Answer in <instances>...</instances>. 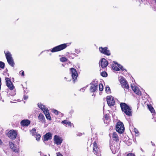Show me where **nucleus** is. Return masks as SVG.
<instances>
[{
    "instance_id": "1",
    "label": "nucleus",
    "mask_w": 156,
    "mask_h": 156,
    "mask_svg": "<svg viewBox=\"0 0 156 156\" xmlns=\"http://www.w3.org/2000/svg\"><path fill=\"white\" fill-rule=\"evenodd\" d=\"M67 44L66 43L61 44L54 47L51 49L45 50L44 51H50L52 53L59 51L65 49L68 46Z\"/></svg>"
},
{
    "instance_id": "2",
    "label": "nucleus",
    "mask_w": 156,
    "mask_h": 156,
    "mask_svg": "<svg viewBox=\"0 0 156 156\" xmlns=\"http://www.w3.org/2000/svg\"><path fill=\"white\" fill-rule=\"evenodd\" d=\"M120 107L122 111L128 115H131V110L130 107L124 103H121Z\"/></svg>"
},
{
    "instance_id": "3",
    "label": "nucleus",
    "mask_w": 156,
    "mask_h": 156,
    "mask_svg": "<svg viewBox=\"0 0 156 156\" xmlns=\"http://www.w3.org/2000/svg\"><path fill=\"white\" fill-rule=\"evenodd\" d=\"M4 53L8 64L11 66L13 67L15 63L11 53L8 51H5Z\"/></svg>"
},
{
    "instance_id": "4",
    "label": "nucleus",
    "mask_w": 156,
    "mask_h": 156,
    "mask_svg": "<svg viewBox=\"0 0 156 156\" xmlns=\"http://www.w3.org/2000/svg\"><path fill=\"white\" fill-rule=\"evenodd\" d=\"M70 70L73 80L74 83H75L77 81V78L78 76L77 72L76 70L74 68H70Z\"/></svg>"
},
{
    "instance_id": "5",
    "label": "nucleus",
    "mask_w": 156,
    "mask_h": 156,
    "mask_svg": "<svg viewBox=\"0 0 156 156\" xmlns=\"http://www.w3.org/2000/svg\"><path fill=\"white\" fill-rule=\"evenodd\" d=\"M116 129L119 133H122L124 130V127L123 123L120 122H118L116 126Z\"/></svg>"
},
{
    "instance_id": "6",
    "label": "nucleus",
    "mask_w": 156,
    "mask_h": 156,
    "mask_svg": "<svg viewBox=\"0 0 156 156\" xmlns=\"http://www.w3.org/2000/svg\"><path fill=\"white\" fill-rule=\"evenodd\" d=\"M99 51L101 53L105 55L109 56L111 55L110 51L107 47H100Z\"/></svg>"
},
{
    "instance_id": "7",
    "label": "nucleus",
    "mask_w": 156,
    "mask_h": 156,
    "mask_svg": "<svg viewBox=\"0 0 156 156\" xmlns=\"http://www.w3.org/2000/svg\"><path fill=\"white\" fill-rule=\"evenodd\" d=\"M107 101L108 104L110 106H113L115 103L114 98L111 96H108L107 97Z\"/></svg>"
},
{
    "instance_id": "8",
    "label": "nucleus",
    "mask_w": 156,
    "mask_h": 156,
    "mask_svg": "<svg viewBox=\"0 0 156 156\" xmlns=\"http://www.w3.org/2000/svg\"><path fill=\"white\" fill-rule=\"evenodd\" d=\"M120 82L122 87L126 89H128L129 86L127 84L126 80L123 77H121L120 79Z\"/></svg>"
},
{
    "instance_id": "9",
    "label": "nucleus",
    "mask_w": 156,
    "mask_h": 156,
    "mask_svg": "<svg viewBox=\"0 0 156 156\" xmlns=\"http://www.w3.org/2000/svg\"><path fill=\"white\" fill-rule=\"evenodd\" d=\"M16 132L15 130H10L8 133V136L11 139H15L16 137Z\"/></svg>"
},
{
    "instance_id": "10",
    "label": "nucleus",
    "mask_w": 156,
    "mask_h": 156,
    "mask_svg": "<svg viewBox=\"0 0 156 156\" xmlns=\"http://www.w3.org/2000/svg\"><path fill=\"white\" fill-rule=\"evenodd\" d=\"M93 146V149L94 154L98 156H99V155H101L100 152L99 150L97 144L95 141L94 142Z\"/></svg>"
},
{
    "instance_id": "11",
    "label": "nucleus",
    "mask_w": 156,
    "mask_h": 156,
    "mask_svg": "<svg viewBox=\"0 0 156 156\" xmlns=\"http://www.w3.org/2000/svg\"><path fill=\"white\" fill-rule=\"evenodd\" d=\"M54 140L55 144L57 145H60L62 143L63 140L60 136L57 135H55L54 136Z\"/></svg>"
},
{
    "instance_id": "12",
    "label": "nucleus",
    "mask_w": 156,
    "mask_h": 156,
    "mask_svg": "<svg viewBox=\"0 0 156 156\" xmlns=\"http://www.w3.org/2000/svg\"><path fill=\"white\" fill-rule=\"evenodd\" d=\"M5 80L7 87L10 90H13L14 88V86L10 79L9 78H5Z\"/></svg>"
},
{
    "instance_id": "13",
    "label": "nucleus",
    "mask_w": 156,
    "mask_h": 156,
    "mask_svg": "<svg viewBox=\"0 0 156 156\" xmlns=\"http://www.w3.org/2000/svg\"><path fill=\"white\" fill-rule=\"evenodd\" d=\"M90 90L91 92H94L97 89L98 84L95 81L92 82L90 84Z\"/></svg>"
},
{
    "instance_id": "14",
    "label": "nucleus",
    "mask_w": 156,
    "mask_h": 156,
    "mask_svg": "<svg viewBox=\"0 0 156 156\" xmlns=\"http://www.w3.org/2000/svg\"><path fill=\"white\" fill-rule=\"evenodd\" d=\"M37 106L39 108L43 111L44 113L48 110L46 106L43 104L41 103H38Z\"/></svg>"
},
{
    "instance_id": "15",
    "label": "nucleus",
    "mask_w": 156,
    "mask_h": 156,
    "mask_svg": "<svg viewBox=\"0 0 156 156\" xmlns=\"http://www.w3.org/2000/svg\"><path fill=\"white\" fill-rule=\"evenodd\" d=\"M100 63L101 66L103 68L106 67L108 64V61L105 58H102L100 61Z\"/></svg>"
},
{
    "instance_id": "16",
    "label": "nucleus",
    "mask_w": 156,
    "mask_h": 156,
    "mask_svg": "<svg viewBox=\"0 0 156 156\" xmlns=\"http://www.w3.org/2000/svg\"><path fill=\"white\" fill-rule=\"evenodd\" d=\"M30 123V121L29 120L23 119L20 122L21 125L23 126H28Z\"/></svg>"
},
{
    "instance_id": "17",
    "label": "nucleus",
    "mask_w": 156,
    "mask_h": 156,
    "mask_svg": "<svg viewBox=\"0 0 156 156\" xmlns=\"http://www.w3.org/2000/svg\"><path fill=\"white\" fill-rule=\"evenodd\" d=\"M110 148L112 152L114 154L117 152L119 150V147L117 145L115 146L114 144L111 145L110 146Z\"/></svg>"
},
{
    "instance_id": "18",
    "label": "nucleus",
    "mask_w": 156,
    "mask_h": 156,
    "mask_svg": "<svg viewBox=\"0 0 156 156\" xmlns=\"http://www.w3.org/2000/svg\"><path fill=\"white\" fill-rule=\"evenodd\" d=\"M9 145L11 149L15 152H18V148L15 146L14 145L12 142H9Z\"/></svg>"
},
{
    "instance_id": "19",
    "label": "nucleus",
    "mask_w": 156,
    "mask_h": 156,
    "mask_svg": "<svg viewBox=\"0 0 156 156\" xmlns=\"http://www.w3.org/2000/svg\"><path fill=\"white\" fill-rule=\"evenodd\" d=\"M51 138V134L50 133H48L44 136V140L47 141Z\"/></svg>"
},
{
    "instance_id": "20",
    "label": "nucleus",
    "mask_w": 156,
    "mask_h": 156,
    "mask_svg": "<svg viewBox=\"0 0 156 156\" xmlns=\"http://www.w3.org/2000/svg\"><path fill=\"white\" fill-rule=\"evenodd\" d=\"M61 123L63 124H65V126L66 127L69 126L70 127H72L73 124L69 121L67 120H64L62 121Z\"/></svg>"
},
{
    "instance_id": "21",
    "label": "nucleus",
    "mask_w": 156,
    "mask_h": 156,
    "mask_svg": "<svg viewBox=\"0 0 156 156\" xmlns=\"http://www.w3.org/2000/svg\"><path fill=\"white\" fill-rule=\"evenodd\" d=\"M38 119L42 122H44L45 120V119L44 115L41 113L39 114L38 116Z\"/></svg>"
},
{
    "instance_id": "22",
    "label": "nucleus",
    "mask_w": 156,
    "mask_h": 156,
    "mask_svg": "<svg viewBox=\"0 0 156 156\" xmlns=\"http://www.w3.org/2000/svg\"><path fill=\"white\" fill-rule=\"evenodd\" d=\"M44 113L47 119H48L49 120H51V118L49 114V110H48L46 112H44Z\"/></svg>"
},
{
    "instance_id": "23",
    "label": "nucleus",
    "mask_w": 156,
    "mask_h": 156,
    "mask_svg": "<svg viewBox=\"0 0 156 156\" xmlns=\"http://www.w3.org/2000/svg\"><path fill=\"white\" fill-rule=\"evenodd\" d=\"M112 138L113 140L117 141L118 140V136L117 133L115 132L113 133L112 134Z\"/></svg>"
},
{
    "instance_id": "24",
    "label": "nucleus",
    "mask_w": 156,
    "mask_h": 156,
    "mask_svg": "<svg viewBox=\"0 0 156 156\" xmlns=\"http://www.w3.org/2000/svg\"><path fill=\"white\" fill-rule=\"evenodd\" d=\"M148 108L151 112L152 113H154L155 112V111L151 105H147Z\"/></svg>"
},
{
    "instance_id": "25",
    "label": "nucleus",
    "mask_w": 156,
    "mask_h": 156,
    "mask_svg": "<svg viewBox=\"0 0 156 156\" xmlns=\"http://www.w3.org/2000/svg\"><path fill=\"white\" fill-rule=\"evenodd\" d=\"M115 64H117V66L119 68V69H120L122 70L123 71L125 70V69L121 65L118 64L116 62H114Z\"/></svg>"
},
{
    "instance_id": "26",
    "label": "nucleus",
    "mask_w": 156,
    "mask_h": 156,
    "mask_svg": "<svg viewBox=\"0 0 156 156\" xmlns=\"http://www.w3.org/2000/svg\"><path fill=\"white\" fill-rule=\"evenodd\" d=\"M134 92L138 95H140L141 94V93L138 88H137L136 90Z\"/></svg>"
},
{
    "instance_id": "27",
    "label": "nucleus",
    "mask_w": 156,
    "mask_h": 156,
    "mask_svg": "<svg viewBox=\"0 0 156 156\" xmlns=\"http://www.w3.org/2000/svg\"><path fill=\"white\" fill-rule=\"evenodd\" d=\"M36 133V129L33 128V129L30 131V133L33 135H34Z\"/></svg>"
},
{
    "instance_id": "28",
    "label": "nucleus",
    "mask_w": 156,
    "mask_h": 156,
    "mask_svg": "<svg viewBox=\"0 0 156 156\" xmlns=\"http://www.w3.org/2000/svg\"><path fill=\"white\" fill-rule=\"evenodd\" d=\"M67 59L65 57H62L60 58V61L62 62H65L67 61Z\"/></svg>"
},
{
    "instance_id": "29",
    "label": "nucleus",
    "mask_w": 156,
    "mask_h": 156,
    "mask_svg": "<svg viewBox=\"0 0 156 156\" xmlns=\"http://www.w3.org/2000/svg\"><path fill=\"white\" fill-rule=\"evenodd\" d=\"M103 89V86L102 84L100 83L99 85V90L100 91H102Z\"/></svg>"
},
{
    "instance_id": "30",
    "label": "nucleus",
    "mask_w": 156,
    "mask_h": 156,
    "mask_svg": "<svg viewBox=\"0 0 156 156\" xmlns=\"http://www.w3.org/2000/svg\"><path fill=\"white\" fill-rule=\"evenodd\" d=\"M112 69L115 70V71H119V68L118 67V66H113L112 67Z\"/></svg>"
},
{
    "instance_id": "31",
    "label": "nucleus",
    "mask_w": 156,
    "mask_h": 156,
    "mask_svg": "<svg viewBox=\"0 0 156 156\" xmlns=\"http://www.w3.org/2000/svg\"><path fill=\"white\" fill-rule=\"evenodd\" d=\"M105 91L107 93H110V88L108 86H106Z\"/></svg>"
},
{
    "instance_id": "32",
    "label": "nucleus",
    "mask_w": 156,
    "mask_h": 156,
    "mask_svg": "<svg viewBox=\"0 0 156 156\" xmlns=\"http://www.w3.org/2000/svg\"><path fill=\"white\" fill-rule=\"evenodd\" d=\"M41 137V136L39 134H37L36 135V140L38 141L40 139V137Z\"/></svg>"
},
{
    "instance_id": "33",
    "label": "nucleus",
    "mask_w": 156,
    "mask_h": 156,
    "mask_svg": "<svg viewBox=\"0 0 156 156\" xmlns=\"http://www.w3.org/2000/svg\"><path fill=\"white\" fill-rule=\"evenodd\" d=\"M5 67V64L2 62H0V67L2 69H3Z\"/></svg>"
},
{
    "instance_id": "34",
    "label": "nucleus",
    "mask_w": 156,
    "mask_h": 156,
    "mask_svg": "<svg viewBox=\"0 0 156 156\" xmlns=\"http://www.w3.org/2000/svg\"><path fill=\"white\" fill-rule=\"evenodd\" d=\"M101 75L104 77H106L107 76V73L105 72H103L101 73Z\"/></svg>"
},
{
    "instance_id": "35",
    "label": "nucleus",
    "mask_w": 156,
    "mask_h": 156,
    "mask_svg": "<svg viewBox=\"0 0 156 156\" xmlns=\"http://www.w3.org/2000/svg\"><path fill=\"white\" fill-rule=\"evenodd\" d=\"M131 88L133 91L134 92L138 87L136 86H133L131 85Z\"/></svg>"
},
{
    "instance_id": "36",
    "label": "nucleus",
    "mask_w": 156,
    "mask_h": 156,
    "mask_svg": "<svg viewBox=\"0 0 156 156\" xmlns=\"http://www.w3.org/2000/svg\"><path fill=\"white\" fill-rule=\"evenodd\" d=\"M52 112L56 115H58V113L59 112L57 110L55 109L53 110Z\"/></svg>"
},
{
    "instance_id": "37",
    "label": "nucleus",
    "mask_w": 156,
    "mask_h": 156,
    "mask_svg": "<svg viewBox=\"0 0 156 156\" xmlns=\"http://www.w3.org/2000/svg\"><path fill=\"white\" fill-rule=\"evenodd\" d=\"M80 52V50L79 49H76L75 50V52L77 54H79Z\"/></svg>"
},
{
    "instance_id": "38",
    "label": "nucleus",
    "mask_w": 156,
    "mask_h": 156,
    "mask_svg": "<svg viewBox=\"0 0 156 156\" xmlns=\"http://www.w3.org/2000/svg\"><path fill=\"white\" fill-rule=\"evenodd\" d=\"M127 156H135V154L132 153H129L127 154Z\"/></svg>"
},
{
    "instance_id": "39",
    "label": "nucleus",
    "mask_w": 156,
    "mask_h": 156,
    "mask_svg": "<svg viewBox=\"0 0 156 156\" xmlns=\"http://www.w3.org/2000/svg\"><path fill=\"white\" fill-rule=\"evenodd\" d=\"M133 130L134 132L136 134H138L139 132L137 129L136 128H134Z\"/></svg>"
},
{
    "instance_id": "40",
    "label": "nucleus",
    "mask_w": 156,
    "mask_h": 156,
    "mask_svg": "<svg viewBox=\"0 0 156 156\" xmlns=\"http://www.w3.org/2000/svg\"><path fill=\"white\" fill-rule=\"evenodd\" d=\"M63 156V155L60 152H58L57 153V156Z\"/></svg>"
},
{
    "instance_id": "41",
    "label": "nucleus",
    "mask_w": 156,
    "mask_h": 156,
    "mask_svg": "<svg viewBox=\"0 0 156 156\" xmlns=\"http://www.w3.org/2000/svg\"><path fill=\"white\" fill-rule=\"evenodd\" d=\"M64 79L66 80L67 81H70L71 80V79H69V80H68V78L66 77H65L64 78Z\"/></svg>"
},
{
    "instance_id": "42",
    "label": "nucleus",
    "mask_w": 156,
    "mask_h": 156,
    "mask_svg": "<svg viewBox=\"0 0 156 156\" xmlns=\"http://www.w3.org/2000/svg\"><path fill=\"white\" fill-rule=\"evenodd\" d=\"M28 98V97L27 96H24L23 98L25 100H27Z\"/></svg>"
},
{
    "instance_id": "43",
    "label": "nucleus",
    "mask_w": 156,
    "mask_h": 156,
    "mask_svg": "<svg viewBox=\"0 0 156 156\" xmlns=\"http://www.w3.org/2000/svg\"><path fill=\"white\" fill-rule=\"evenodd\" d=\"M21 74L22 76H24V71H22V73H21Z\"/></svg>"
},
{
    "instance_id": "44",
    "label": "nucleus",
    "mask_w": 156,
    "mask_h": 156,
    "mask_svg": "<svg viewBox=\"0 0 156 156\" xmlns=\"http://www.w3.org/2000/svg\"><path fill=\"white\" fill-rule=\"evenodd\" d=\"M84 88H83L82 89H80V91H81L83 92L84 91Z\"/></svg>"
},
{
    "instance_id": "45",
    "label": "nucleus",
    "mask_w": 156,
    "mask_h": 156,
    "mask_svg": "<svg viewBox=\"0 0 156 156\" xmlns=\"http://www.w3.org/2000/svg\"><path fill=\"white\" fill-rule=\"evenodd\" d=\"M49 55H50L51 56L52 55V54L51 53H50L49 54Z\"/></svg>"
},
{
    "instance_id": "46",
    "label": "nucleus",
    "mask_w": 156,
    "mask_h": 156,
    "mask_svg": "<svg viewBox=\"0 0 156 156\" xmlns=\"http://www.w3.org/2000/svg\"><path fill=\"white\" fill-rule=\"evenodd\" d=\"M81 134H82L80 133V135H79V136H80Z\"/></svg>"
},
{
    "instance_id": "47",
    "label": "nucleus",
    "mask_w": 156,
    "mask_h": 156,
    "mask_svg": "<svg viewBox=\"0 0 156 156\" xmlns=\"http://www.w3.org/2000/svg\"><path fill=\"white\" fill-rule=\"evenodd\" d=\"M141 150L142 151H143V150H142V148H141Z\"/></svg>"
},
{
    "instance_id": "48",
    "label": "nucleus",
    "mask_w": 156,
    "mask_h": 156,
    "mask_svg": "<svg viewBox=\"0 0 156 156\" xmlns=\"http://www.w3.org/2000/svg\"><path fill=\"white\" fill-rule=\"evenodd\" d=\"M43 52V51H42V52H41V53H42V52Z\"/></svg>"
}]
</instances>
